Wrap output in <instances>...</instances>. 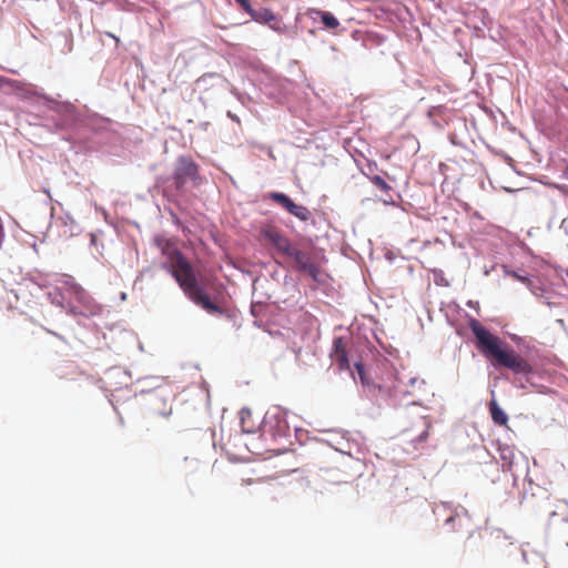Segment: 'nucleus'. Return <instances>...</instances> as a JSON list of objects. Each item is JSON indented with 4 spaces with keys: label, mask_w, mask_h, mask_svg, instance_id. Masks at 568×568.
Listing matches in <instances>:
<instances>
[{
    "label": "nucleus",
    "mask_w": 568,
    "mask_h": 568,
    "mask_svg": "<svg viewBox=\"0 0 568 568\" xmlns=\"http://www.w3.org/2000/svg\"><path fill=\"white\" fill-rule=\"evenodd\" d=\"M469 328L476 337V347L495 367H506L515 374L531 373V365L497 335L486 329L479 321L471 318Z\"/></svg>",
    "instance_id": "nucleus-1"
},
{
    "label": "nucleus",
    "mask_w": 568,
    "mask_h": 568,
    "mask_svg": "<svg viewBox=\"0 0 568 568\" xmlns=\"http://www.w3.org/2000/svg\"><path fill=\"white\" fill-rule=\"evenodd\" d=\"M184 294L196 305L210 314H222L223 310L213 303L204 290L199 285L194 270L185 258L170 270Z\"/></svg>",
    "instance_id": "nucleus-2"
},
{
    "label": "nucleus",
    "mask_w": 568,
    "mask_h": 568,
    "mask_svg": "<svg viewBox=\"0 0 568 568\" xmlns=\"http://www.w3.org/2000/svg\"><path fill=\"white\" fill-rule=\"evenodd\" d=\"M286 256L293 260L295 268L298 272L306 273L314 281L318 280L320 268L314 263L312 255L308 252L301 251L293 246Z\"/></svg>",
    "instance_id": "nucleus-3"
},
{
    "label": "nucleus",
    "mask_w": 568,
    "mask_h": 568,
    "mask_svg": "<svg viewBox=\"0 0 568 568\" xmlns=\"http://www.w3.org/2000/svg\"><path fill=\"white\" fill-rule=\"evenodd\" d=\"M268 197L272 201L280 204L283 209H285L288 213H291L298 220L303 222L310 220L311 211L306 206L293 202L286 194L280 192H272L268 194Z\"/></svg>",
    "instance_id": "nucleus-4"
},
{
    "label": "nucleus",
    "mask_w": 568,
    "mask_h": 568,
    "mask_svg": "<svg viewBox=\"0 0 568 568\" xmlns=\"http://www.w3.org/2000/svg\"><path fill=\"white\" fill-rule=\"evenodd\" d=\"M199 175L197 165L190 159L180 158L174 172V183L176 187H182L190 180H196Z\"/></svg>",
    "instance_id": "nucleus-5"
},
{
    "label": "nucleus",
    "mask_w": 568,
    "mask_h": 568,
    "mask_svg": "<svg viewBox=\"0 0 568 568\" xmlns=\"http://www.w3.org/2000/svg\"><path fill=\"white\" fill-rule=\"evenodd\" d=\"M251 18L257 23L268 26L272 30L278 33H284L286 30L282 19L268 8L255 9L251 12Z\"/></svg>",
    "instance_id": "nucleus-6"
},
{
    "label": "nucleus",
    "mask_w": 568,
    "mask_h": 568,
    "mask_svg": "<svg viewBox=\"0 0 568 568\" xmlns=\"http://www.w3.org/2000/svg\"><path fill=\"white\" fill-rule=\"evenodd\" d=\"M262 236L268 241L278 253L287 255L293 245L288 237H286L280 230L275 227H267L262 230Z\"/></svg>",
    "instance_id": "nucleus-7"
},
{
    "label": "nucleus",
    "mask_w": 568,
    "mask_h": 568,
    "mask_svg": "<svg viewBox=\"0 0 568 568\" xmlns=\"http://www.w3.org/2000/svg\"><path fill=\"white\" fill-rule=\"evenodd\" d=\"M333 362L339 371H349L351 364L347 354V343L343 337H336L333 342V352L331 354Z\"/></svg>",
    "instance_id": "nucleus-8"
},
{
    "label": "nucleus",
    "mask_w": 568,
    "mask_h": 568,
    "mask_svg": "<svg viewBox=\"0 0 568 568\" xmlns=\"http://www.w3.org/2000/svg\"><path fill=\"white\" fill-rule=\"evenodd\" d=\"M161 251L163 256L166 258L165 266L169 270L173 268L178 263H180V261L185 260L182 252L171 241H165L161 244Z\"/></svg>",
    "instance_id": "nucleus-9"
},
{
    "label": "nucleus",
    "mask_w": 568,
    "mask_h": 568,
    "mask_svg": "<svg viewBox=\"0 0 568 568\" xmlns=\"http://www.w3.org/2000/svg\"><path fill=\"white\" fill-rule=\"evenodd\" d=\"M445 525L448 526L452 531L468 529L470 527V518L467 511L462 509V511H456L454 515L449 516Z\"/></svg>",
    "instance_id": "nucleus-10"
},
{
    "label": "nucleus",
    "mask_w": 568,
    "mask_h": 568,
    "mask_svg": "<svg viewBox=\"0 0 568 568\" xmlns=\"http://www.w3.org/2000/svg\"><path fill=\"white\" fill-rule=\"evenodd\" d=\"M489 412L491 415V419L496 425H499V426L507 425L508 416L503 410V408L497 404L496 400H491L489 403Z\"/></svg>",
    "instance_id": "nucleus-11"
},
{
    "label": "nucleus",
    "mask_w": 568,
    "mask_h": 568,
    "mask_svg": "<svg viewBox=\"0 0 568 568\" xmlns=\"http://www.w3.org/2000/svg\"><path fill=\"white\" fill-rule=\"evenodd\" d=\"M312 12L321 19L326 29L333 30L339 26L338 20L328 11L313 10Z\"/></svg>",
    "instance_id": "nucleus-12"
},
{
    "label": "nucleus",
    "mask_w": 568,
    "mask_h": 568,
    "mask_svg": "<svg viewBox=\"0 0 568 568\" xmlns=\"http://www.w3.org/2000/svg\"><path fill=\"white\" fill-rule=\"evenodd\" d=\"M414 425L420 430L417 442L423 443L429 436L430 424L425 416H417L414 420Z\"/></svg>",
    "instance_id": "nucleus-13"
},
{
    "label": "nucleus",
    "mask_w": 568,
    "mask_h": 568,
    "mask_svg": "<svg viewBox=\"0 0 568 568\" xmlns=\"http://www.w3.org/2000/svg\"><path fill=\"white\" fill-rule=\"evenodd\" d=\"M500 458L503 462V468L505 470L511 471L515 458L514 449L509 446L500 448Z\"/></svg>",
    "instance_id": "nucleus-14"
},
{
    "label": "nucleus",
    "mask_w": 568,
    "mask_h": 568,
    "mask_svg": "<svg viewBox=\"0 0 568 568\" xmlns=\"http://www.w3.org/2000/svg\"><path fill=\"white\" fill-rule=\"evenodd\" d=\"M371 182L384 192H388L392 189L390 185L379 175L372 176Z\"/></svg>",
    "instance_id": "nucleus-15"
},
{
    "label": "nucleus",
    "mask_w": 568,
    "mask_h": 568,
    "mask_svg": "<svg viewBox=\"0 0 568 568\" xmlns=\"http://www.w3.org/2000/svg\"><path fill=\"white\" fill-rule=\"evenodd\" d=\"M354 366H355V368H356V371H357V374H358V376H359L361 383H362L363 385H369V383H371V382H369V378H368V376H367V374H366V371H365V368H364L363 363H361V362H356V363L354 364Z\"/></svg>",
    "instance_id": "nucleus-16"
},
{
    "label": "nucleus",
    "mask_w": 568,
    "mask_h": 568,
    "mask_svg": "<svg viewBox=\"0 0 568 568\" xmlns=\"http://www.w3.org/2000/svg\"><path fill=\"white\" fill-rule=\"evenodd\" d=\"M240 7L247 12L251 16V12H253L255 9L252 8L248 0H235Z\"/></svg>",
    "instance_id": "nucleus-17"
},
{
    "label": "nucleus",
    "mask_w": 568,
    "mask_h": 568,
    "mask_svg": "<svg viewBox=\"0 0 568 568\" xmlns=\"http://www.w3.org/2000/svg\"><path fill=\"white\" fill-rule=\"evenodd\" d=\"M63 283L68 286H70L71 290H73L74 292H79L81 291V288L73 283V278L71 276H64V281Z\"/></svg>",
    "instance_id": "nucleus-18"
},
{
    "label": "nucleus",
    "mask_w": 568,
    "mask_h": 568,
    "mask_svg": "<svg viewBox=\"0 0 568 568\" xmlns=\"http://www.w3.org/2000/svg\"><path fill=\"white\" fill-rule=\"evenodd\" d=\"M560 192L565 195V196H568V186L564 185V186H560L559 187Z\"/></svg>",
    "instance_id": "nucleus-19"
},
{
    "label": "nucleus",
    "mask_w": 568,
    "mask_h": 568,
    "mask_svg": "<svg viewBox=\"0 0 568 568\" xmlns=\"http://www.w3.org/2000/svg\"><path fill=\"white\" fill-rule=\"evenodd\" d=\"M513 276H514L515 278L519 280V281H523V282L527 281V278H526V277H523V276L518 275L517 273H513Z\"/></svg>",
    "instance_id": "nucleus-20"
},
{
    "label": "nucleus",
    "mask_w": 568,
    "mask_h": 568,
    "mask_svg": "<svg viewBox=\"0 0 568 568\" xmlns=\"http://www.w3.org/2000/svg\"><path fill=\"white\" fill-rule=\"evenodd\" d=\"M7 82V80L2 77H0V88Z\"/></svg>",
    "instance_id": "nucleus-21"
},
{
    "label": "nucleus",
    "mask_w": 568,
    "mask_h": 568,
    "mask_svg": "<svg viewBox=\"0 0 568 568\" xmlns=\"http://www.w3.org/2000/svg\"><path fill=\"white\" fill-rule=\"evenodd\" d=\"M564 176H565L566 179H568V165L566 166V169H565V171H564Z\"/></svg>",
    "instance_id": "nucleus-22"
},
{
    "label": "nucleus",
    "mask_w": 568,
    "mask_h": 568,
    "mask_svg": "<svg viewBox=\"0 0 568 568\" xmlns=\"http://www.w3.org/2000/svg\"><path fill=\"white\" fill-rule=\"evenodd\" d=\"M109 37L113 38L116 42H119V38H116L114 34L112 33H108Z\"/></svg>",
    "instance_id": "nucleus-23"
}]
</instances>
